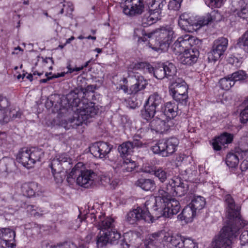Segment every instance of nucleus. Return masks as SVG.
<instances>
[{
  "label": "nucleus",
  "instance_id": "f257e3e1",
  "mask_svg": "<svg viewBox=\"0 0 248 248\" xmlns=\"http://www.w3.org/2000/svg\"><path fill=\"white\" fill-rule=\"evenodd\" d=\"M224 201L228 219L227 225L222 228L215 240L213 248H232L233 238L237 235L239 230L247 224L240 215V207L235 204L232 196L226 195Z\"/></svg>",
  "mask_w": 248,
  "mask_h": 248
},
{
  "label": "nucleus",
  "instance_id": "f03ea898",
  "mask_svg": "<svg viewBox=\"0 0 248 248\" xmlns=\"http://www.w3.org/2000/svg\"><path fill=\"white\" fill-rule=\"evenodd\" d=\"M94 90V85H89L85 88H77L66 95V99L68 106L79 108H77L78 112L73 117L71 123L80 125L83 123H87L90 118L96 114L97 110L92 106L93 103H89L88 100L83 98L86 92H93Z\"/></svg>",
  "mask_w": 248,
  "mask_h": 248
},
{
  "label": "nucleus",
  "instance_id": "7ed1b4c3",
  "mask_svg": "<svg viewBox=\"0 0 248 248\" xmlns=\"http://www.w3.org/2000/svg\"><path fill=\"white\" fill-rule=\"evenodd\" d=\"M173 189L172 184L170 183L161 186L158 191V196L147 201L142 208L139 207L130 211L127 214L126 220L131 224L140 220L149 223H153L155 219L150 213L149 209L155 206L162 208L164 202L170 199L171 196H174Z\"/></svg>",
  "mask_w": 248,
  "mask_h": 248
},
{
  "label": "nucleus",
  "instance_id": "20e7f679",
  "mask_svg": "<svg viewBox=\"0 0 248 248\" xmlns=\"http://www.w3.org/2000/svg\"><path fill=\"white\" fill-rule=\"evenodd\" d=\"M151 243L154 241L161 248L160 240L165 243L168 248H199L198 243L190 237H185L171 232L161 231L152 234Z\"/></svg>",
  "mask_w": 248,
  "mask_h": 248
},
{
  "label": "nucleus",
  "instance_id": "39448f33",
  "mask_svg": "<svg viewBox=\"0 0 248 248\" xmlns=\"http://www.w3.org/2000/svg\"><path fill=\"white\" fill-rule=\"evenodd\" d=\"M221 19V16L218 10L212 11L198 21H196L190 13L185 12L179 16L178 25L183 30L187 32H193L203 26L214 21H219Z\"/></svg>",
  "mask_w": 248,
  "mask_h": 248
},
{
  "label": "nucleus",
  "instance_id": "423d86ee",
  "mask_svg": "<svg viewBox=\"0 0 248 248\" xmlns=\"http://www.w3.org/2000/svg\"><path fill=\"white\" fill-rule=\"evenodd\" d=\"M131 235L130 233H125L122 236L116 229L108 230L103 232H100L96 237V247L97 248H102L108 244H110L119 245L120 248H129L131 244L128 240Z\"/></svg>",
  "mask_w": 248,
  "mask_h": 248
},
{
  "label": "nucleus",
  "instance_id": "0eeeda50",
  "mask_svg": "<svg viewBox=\"0 0 248 248\" xmlns=\"http://www.w3.org/2000/svg\"><path fill=\"white\" fill-rule=\"evenodd\" d=\"M44 152L36 147L30 149L23 148L21 149L16 156V159L23 166L30 168L37 162H40L44 157Z\"/></svg>",
  "mask_w": 248,
  "mask_h": 248
},
{
  "label": "nucleus",
  "instance_id": "6e6552de",
  "mask_svg": "<svg viewBox=\"0 0 248 248\" xmlns=\"http://www.w3.org/2000/svg\"><path fill=\"white\" fill-rule=\"evenodd\" d=\"M146 65V63L142 62H133L129 65L127 70L128 77L136 80L135 83L131 86V93L136 94L146 88L148 84L147 80L137 71L144 69Z\"/></svg>",
  "mask_w": 248,
  "mask_h": 248
},
{
  "label": "nucleus",
  "instance_id": "1a4fd4ad",
  "mask_svg": "<svg viewBox=\"0 0 248 248\" xmlns=\"http://www.w3.org/2000/svg\"><path fill=\"white\" fill-rule=\"evenodd\" d=\"M178 143V140L175 138L162 139L153 146L151 147V150L154 154H159L163 157H167L175 152Z\"/></svg>",
  "mask_w": 248,
  "mask_h": 248
},
{
  "label": "nucleus",
  "instance_id": "9d476101",
  "mask_svg": "<svg viewBox=\"0 0 248 248\" xmlns=\"http://www.w3.org/2000/svg\"><path fill=\"white\" fill-rule=\"evenodd\" d=\"M10 102L9 99L3 95L0 94V124L8 123L11 118H20L22 113L20 111L10 110L9 107Z\"/></svg>",
  "mask_w": 248,
  "mask_h": 248
},
{
  "label": "nucleus",
  "instance_id": "9b49d317",
  "mask_svg": "<svg viewBox=\"0 0 248 248\" xmlns=\"http://www.w3.org/2000/svg\"><path fill=\"white\" fill-rule=\"evenodd\" d=\"M154 211L158 212L156 215L157 217L161 216L171 218L174 215L177 214L180 211V205L179 202L174 199H170L164 202L162 208H158V207H153L151 208Z\"/></svg>",
  "mask_w": 248,
  "mask_h": 248
},
{
  "label": "nucleus",
  "instance_id": "f8f14e48",
  "mask_svg": "<svg viewBox=\"0 0 248 248\" xmlns=\"http://www.w3.org/2000/svg\"><path fill=\"white\" fill-rule=\"evenodd\" d=\"M122 7L123 13L130 17L141 15L145 8L143 0H124Z\"/></svg>",
  "mask_w": 248,
  "mask_h": 248
},
{
  "label": "nucleus",
  "instance_id": "ddd939ff",
  "mask_svg": "<svg viewBox=\"0 0 248 248\" xmlns=\"http://www.w3.org/2000/svg\"><path fill=\"white\" fill-rule=\"evenodd\" d=\"M228 45V41L226 38L219 37L216 39L212 50L208 54L209 61L215 62L218 60L226 50Z\"/></svg>",
  "mask_w": 248,
  "mask_h": 248
},
{
  "label": "nucleus",
  "instance_id": "4468645a",
  "mask_svg": "<svg viewBox=\"0 0 248 248\" xmlns=\"http://www.w3.org/2000/svg\"><path fill=\"white\" fill-rule=\"evenodd\" d=\"M174 37V31L172 27L166 26L162 27L156 32L155 38L158 42L160 46H165L168 47L173 38Z\"/></svg>",
  "mask_w": 248,
  "mask_h": 248
},
{
  "label": "nucleus",
  "instance_id": "2eb2a0df",
  "mask_svg": "<svg viewBox=\"0 0 248 248\" xmlns=\"http://www.w3.org/2000/svg\"><path fill=\"white\" fill-rule=\"evenodd\" d=\"M194 41V37L189 35L180 37L171 46V49L176 55H180L185 50L192 47V44Z\"/></svg>",
  "mask_w": 248,
  "mask_h": 248
},
{
  "label": "nucleus",
  "instance_id": "dca6fc26",
  "mask_svg": "<svg viewBox=\"0 0 248 248\" xmlns=\"http://www.w3.org/2000/svg\"><path fill=\"white\" fill-rule=\"evenodd\" d=\"M199 56V50L192 46L185 50L180 54L178 59L180 62L183 64L191 65L196 63Z\"/></svg>",
  "mask_w": 248,
  "mask_h": 248
},
{
  "label": "nucleus",
  "instance_id": "f3484780",
  "mask_svg": "<svg viewBox=\"0 0 248 248\" xmlns=\"http://www.w3.org/2000/svg\"><path fill=\"white\" fill-rule=\"evenodd\" d=\"M111 147L108 143L98 142L93 144L89 148L90 153L95 157L103 158L110 152Z\"/></svg>",
  "mask_w": 248,
  "mask_h": 248
},
{
  "label": "nucleus",
  "instance_id": "a211bd4d",
  "mask_svg": "<svg viewBox=\"0 0 248 248\" xmlns=\"http://www.w3.org/2000/svg\"><path fill=\"white\" fill-rule=\"evenodd\" d=\"M96 174L93 170H83L81 168V172H79L77 178V184L85 188H88L93 183V181Z\"/></svg>",
  "mask_w": 248,
  "mask_h": 248
},
{
  "label": "nucleus",
  "instance_id": "6ab92c4d",
  "mask_svg": "<svg viewBox=\"0 0 248 248\" xmlns=\"http://www.w3.org/2000/svg\"><path fill=\"white\" fill-rule=\"evenodd\" d=\"M70 161L71 159L68 156L63 154L56 155L51 159L49 166L51 169V172H61L67 163L70 164Z\"/></svg>",
  "mask_w": 248,
  "mask_h": 248
},
{
  "label": "nucleus",
  "instance_id": "aec40b11",
  "mask_svg": "<svg viewBox=\"0 0 248 248\" xmlns=\"http://www.w3.org/2000/svg\"><path fill=\"white\" fill-rule=\"evenodd\" d=\"M16 232L10 228H0V238L1 244L6 248H13L16 246L15 238Z\"/></svg>",
  "mask_w": 248,
  "mask_h": 248
},
{
  "label": "nucleus",
  "instance_id": "412c9836",
  "mask_svg": "<svg viewBox=\"0 0 248 248\" xmlns=\"http://www.w3.org/2000/svg\"><path fill=\"white\" fill-rule=\"evenodd\" d=\"M160 117L159 118L158 116L155 117L152 121H150V123L149 124V128L151 131H155L156 132L162 133L164 131L168 130L170 125L169 124L167 120L162 117L160 115Z\"/></svg>",
  "mask_w": 248,
  "mask_h": 248
},
{
  "label": "nucleus",
  "instance_id": "4be33fe9",
  "mask_svg": "<svg viewBox=\"0 0 248 248\" xmlns=\"http://www.w3.org/2000/svg\"><path fill=\"white\" fill-rule=\"evenodd\" d=\"M178 106L175 102H168L161 108L162 117H164L168 122L178 115Z\"/></svg>",
  "mask_w": 248,
  "mask_h": 248
},
{
  "label": "nucleus",
  "instance_id": "5701e85b",
  "mask_svg": "<svg viewBox=\"0 0 248 248\" xmlns=\"http://www.w3.org/2000/svg\"><path fill=\"white\" fill-rule=\"evenodd\" d=\"M95 219H96V226L102 232L115 229V221L111 217L102 215L99 216L97 219L95 217Z\"/></svg>",
  "mask_w": 248,
  "mask_h": 248
},
{
  "label": "nucleus",
  "instance_id": "b1692460",
  "mask_svg": "<svg viewBox=\"0 0 248 248\" xmlns=\"http://www.w3.org/2000/svg\"><path fill=\"white\" fill-rule=\"evenodd\" d=\"M232 140L233 135L232 134L224 132L220 136L213 140L212 143L213 148L216 151H220L222 146L231 143Z\"/></svg>",
  "mask_w": 248,
  "mask_h": 248
},
{
  "label": "nucleus",
  "instance_id": "393cba45",
  "mask_svg": "<svg viewBox=\"0 0 248 248\" xmlns=\"http://www.w3.org/2000/svg\"><path fill=\"white\" fill-rule=\"evenodd\" d=\"M170 94L187 93L188 87L186 83L182 79L177 78L172 81L169 87Z\"/></svg>",
  "mask_w": 248,
  "mask_h": 248
},
{
  "label": "nucleus",
  "instance_id": "a878e982",
  "mask_svg": "<svg viewBox=\"0 0 248 248\" xmlns=\"http://www.w3.org/2000/svg\"><path fill=\"white\" fill-rule=\"evenodd\" d=\"M21 190L23 194L28 197H31L36 195H39L41 192L40 186L35 182L22 184Z\"/></svg>",
  "mask_w": 248,
  "mask_h": 248
},
{
  "label": "nucleus",
  "instance_id": "bb28decb",
  "mask_svg": "<svg viewBox=\"0 0 248 248\" xmlns=\"http://www.w3.org/2000/svg\"><path fill=\"white\" fill-rule=\"evenodd\" d=\"M15 167V163L12 158L3 157L0 160V174L2 177H6L8 173L12 172Z\"/></svg>",
  "mask_w": 248,
  "mask_h": 248
},
{
  "label": "nucleus",
  "instance_id": "cd10ccee",
  "mask_svg": "<svg viewBox=\"0 0 248 248\" xmlns=\"http://www.w3.org/2000/svg\"><path fill=\"white\" fill-rule=\"evenodd\" d=\"M174 196L181 197L185 195L188 190V185L186 183L182 182L180 178L176 177L172 179Z\"/></svg>",
  "mask_w": 248,
  "mask_h": 248
},
{
  "label": "nucleus",
  "instance_id": "c85d7f7f",
  "mask_svg": "<svg viewBox=\"0 0 248 248\" xmlns=\"http://www.w3.org/2000/svg\"><path fill=\"white\" fill-rule=\"evenodd\" d=\"M166 4L165 0H154L148 6V13H153L160 18L163 8Z\"/></svg>",
  "mask_w": 248,
  "mask_h": 248
},
{
  "label": "nucleus",
  "instance_id": "c756f323",
  "mask_svg": "<svg viewBox=\"0 0 248 248\" xmlns=\"http://www.w3.org/2000/svg\"><path fill=\"white\" fill-rule=\"evenodd\" d=\"M136 185L145 191H153L156 187L154 180L144 178L139 179L136 182Z\"/></svg>",
  "mask_w": 248,
  "mask_h": 248
},
{
  "label": "nucleus",
  "instance_id": "7c9ffc66",
  "mask_svg": "<svg viewBox=\"0 0 248 248\" xmlns=\"http://www.w3.org/2000/svg\"><path fill=\"white\" fill-rule=\"evenodd\" d=\"M197 211L190 205L188 204L183 210L182 213L178 216V218L186 222H190L196 215Z\"/></svg>",
  "mask_w": 248,
  "mask_h": 248
},
{
  "label": "nucleus",
  "instance_id": "2f4dec72",
  "mask_svg": "<svg viewBox=\"0 0 248 248\" xmlns=\"http://www.w3.org/2000/svg\"><path fill=\"white\" fill-rule=\"evenodd\" d=\"M163 100L157 93H154L150 95L146 102L147 105L153 107L156 110L159 106H161Z\"/></svg>",
  "mask_w": 248,
  "mask_h": 248
},
{
  "label": "nucleus",
  "instance_id": "473e14b6",
  "mask_svg": "<svg viewBox=\"0 0 248 248\" xmlns=\"http://www.w3.org/2000/svg\"><path fill=\"white\" fill-rule=\"evenodd\" d=\"M137 167L135 161L130 159L126 158L124 160L123 163L118 166V171L120 172H131L133 171Z\"/></svg>",
  "mask_w": 248,
  "mask_h": 248
},
{
  "label": "nucleus",
  "instance_id": "72a5a7b5",
  "mask_svg": "<svg viewBox=\"0 0 248 248\" xmlns=\"http://www.w3.org/2000/svg\"><path fill=\"white\" fill-rule=\"evenodd\" d=\"M156 110L153 107L147 105H144V109L141 110V118L147 122H150L154 118Z\"/></svg>",
  "mask_w": 248,
  "mask_h": 248
},
{
  "label": "nucleus",
  "instance_id": "f704fd0d",
  "mask_svg": "<svg viewBox=\"0 0 248 248\" xmlns=\"http://www.w3.org/2000/svg\"><path fill=\"white\" fill-rule=\"evenodd\" d=\"M206 204L205 199L201 196H195L189 204L197 212L202 209Z\"/></svg>",
  "mask_w": 248,
  "mask_h": 248
},
{
  "label": "nucleus",
  "instance_id": "c9c22d12",
  "mask_svg": "<svg viewBox=\"0 0 248 248\" xmlns=\"http://www.w3.org/2000/svg\"><path fill=\"white\" fill-rule=\"evenodd\" d=\"M236 46L248 54V30L238 39Z\"/></svg>",
  "mask_w": 248,
  "mask_h": 248
},
{
  "label": "nucleus",
  "instance_id": "e433bc0d",
  "mask_svg": "<svg viewBox=\"0 0 248 248\" xmlns=\"http://www.w3.org/2000/svg\"><path fill=\"white\" fill-rule=\"evenodd\" d=\"M83 168V164L82 162H78L72 169L71 172L67 175L66 180L68 183L71 184L73 182L75 178L81 172V168Z\"/></svg>",
  "mask_w": 248,
  "mask_h": 248
},
{
  "label": "nucleus",
  "instance_id": "4c0bfd02",
  "mask_svg": "<svg viewBox=\"0 0 248 248\" xmlns=\"http://www.w3.org/2000/svg\"><path fill=\"white\" fill-rule=\"evenodd\" d=\"M154 72V76L158 79H162L166 78V73L165 72L163 63H158L155 67H151Z\"/></svg>",
  "mask_w": 248,
  "mask_h": 248
},
{
  "label": "nucleus",
  "instance_id": "58836bf2",
  "mask_svg": "<svg viewBox=\"0 0 248 248\" xmlns=\"http://www.w3.org/2000/svg\"><path fill=\"white\" fill-rule=\"evenodd\" d=\"M133 150L132 145L129 141L124 142L118 147V151L122 157L130 155L133 152Z\"/></svg>",
  "mask_w": 248,
  "mask_h": 248
},
{
  "label": "nucleus",
  "instance_id": "ea45409f",
  "mask_svg": "<svg viewBox=\"0 0 248 248\" xmlns=\"http://www.w3.org/2000/svg\"><path fill=\"white\" fill-rule=\"evenodd\" d=\"M154 174L162 183L164 182L170 175V171L162 168H159L155 170Z\"/></svg>",
  "mask_w": 248,
  "mask_h": 248
},
{
  "label": "nucleus",
  "instance_id": "a19ab883",
  "mask_svg": "<svg viewBox=\"0 0 248 248\" xmlns=\"http://www.w3.org/2000/svg\"><path fill=\"white\" fill-rule=\"evenodd\" d=\"M226 163L230 168H235L239 163L238 156L234 153L228 154L226 158Z\"/></svg>",
  "mask_w": 248,
  "mask_h": 248
},
{
  "label": "nucleus",
  "instance_id": "79ce46f5",
  "mask_svg": "<svg viewBox=\"0 0 248 248\" xmlns=\"http://www.w3.org/2000/svg\"><path fill=\"white\" fill-rule=\"evenodd\" d=\"M230 75H228L220 79L219 83L222 89L228 90L234 85V81L231 79L232 78H230Z\"/></svg>",
  "mask_w": 248,
  "mask_h": 248
},
{
  "label": "nucleus",
  "instance_id": "37998d69",
  "mask_svg": "<svg viewBox=\"0 0 248 248\" xmlns=\"http://www.w3.org/2000/svg\"><path fill=\"white\" fill-rule=\"evenodd\" d=\"M149 16L145 15L142 18V22L144 26H150L155 23L160 18L153 13H149Z\"/></svg>",
  "mask_w": 248,
  "mask_h": 248
},
{
  "label": "nucleus",
  "instance_id": "c03bdc74",
  "mask_svg": "<svg viewBox=\"0 0 248 248\" xmlns=\"http://www.w3.org/2000/svg\"><path fill=\"white\" fill-rule=\"evenodd\" d=\"M165 72L166 73V78H169L173 77L176 73V68L172 63H163Z\"/></svg>",
  "mask_w": 248,
  "mask_h": 248
},
{
  "label": "nucleus",
  "instance_id": "a18cd8bd",
  "mask_svg": "<svg viewBox=\"0 0 248 248\" xmlns=\"http://www.w3.org/2000/svg\"><path fill=\"white\" fill-rule=\"evenodd\" d=\"M174 100L176 102L181 104L183 105H186L187 102L188 94L187 93H183L170 94Z\"/></svg>",
  "mask_w": 248,
  "mask_h": 248
},
{
  "label": "nucleus",
  "instance_id": "49530a36",
  "mask_svg": "<svg viewBox=\"0 0 248 248\" xmlns=\"http://www.w3.org/2000/svg\"><path fill=\"white\" fill-rule=\"evenodd\" d=\"M230 78H232L231 79L234 81V84L237 81L246 79L247 77L246 74L243 70L236 71L232 74H230Z\"/></svg>",
  "mask_w": 248,
  "mask_h": 248
},
{
  "label": "nucleus",
  "instance_id": "de8ad7c7",
  "mask_svg": "<svg viewBox=\"0 0 248 248\" xmlns=\"http://www.w3.org/2000/svg\"><path fill=\"white\" fill-rule=\"evenodd\" d=\"M234 13L237 15L238 17L248 20V8L236 7L234 10Z\"/></svg>",
  "mask_w": 248,
  "mask_h": 248
},
{
  "label": "nucleus",
  "instance_id": "09e8293b",
  "mask_svg": "<svg viewBox=\"0 0 248 248\" xmlns=\"http://www.w3.org/2000/svg\"><path fill=\"white\" fill-rule=\"evenodd\" d=\"M134 35L137 36L139 38V41L140 40L142 42H144L146 40V37L147 36L148 38L151 37V34H147L145 31L143 30L142 28L140 27L139 28L135 29L134 30Z\"/></svg>",
  "mask_w": 248,
  "mask_h": 248
},
{
  "label": "nucleus",
  "instance_id": "8fccbe9b",
  "mask_svg": "<svg viewBox=\"0 0 248 248\" xmlns=\"http://www.w3.org/2000/svg\"><path fill=\"white\" fill-rule=\"evenodd\" d=\"M50 248H78L73 243L70 242H64L57 243L56 245H52Z\"/></svg>",
  "mask_w": 248,
  "mask_h": 248
},
{
  "label": "nucleus",
  "instance_id": "3c124183",
  "mask_svg": "<svg viewBox=\"0 0 248 248\" xmlns=\"http://www.w3.org/2000/svg\"><path fill=\"white\" fill-rule=\"evenodd\" d=\"M152 236V234L149 236V238L143 244H141L138 248H158L157 244L155 241L151 243L150 239Z\"/></svg>",
  "mask_w": 248,
  "mask_h": 248
},
{
  "label": "nucleus",
  "instance_id": "603ef678",
  "mask_svg": "<svg viewBox=\"0 0 248 248\" xmlns=\"http://www.w3.org/2000/svg\"><path fill=\"white\" fill-rule=\"evenodd\" d=\"M183 0H172L168 4V8L172 10H178L181 7Z\"/></svg>",
  "mask_w": 248,
  "mask_h": 248
},
{
  "label": "nucleus",
  "instance_id": "864d4df0",
  "mask_svg": "<svg viewBox=\"0 0 248 248\" xmlns=\"http://www.w3.org/2000/svg\"><path fill=\"white\" fill-rule=\"evenodd\" d=\"M224 1L225 0H209L206 2V4L212 8H219L223 5Z\"/></svg>",
  "mask_w": 248,
  "mask_h": 248
},
{
  "label": "nucleus",
  "instance_id": "5fc2aeb1",
  "mask_svg": "<svg viewBox=\"0 0 248 248\" xmlns=\"http://www.w3.org/2000/svg\"><path fill=\"white\" fill-rule=\"evenodd\" d=\"M52 174L54 176V178L57 183L62 182L65 176V173L63 171V170H62V171L52 172Z\"/></svg>",
  "mask_w": 248,
  "mask_h": 248
},
{
  "label": "nucleus",
  "instance_id": "6e6d98bb",
  "mask_svg": "<svg viewBox=\"0 0 248 248\" xmlns=\"http://www.w3.org/2000/svg\"><path fill=\"white\" fill-rule=\"evenodd\" d=\"M240 121L243 124H245L248 121V107L247 106L240 112Z\"/></svg>",
  "mask_w": 248,
  "mask_h": 248
},
{
  "label": "nucleus",
  "instance_id": "4d7b16f0",
  "mask_svg": "<svg viewBox=\"0 0 248 248\" xmlns=\"http://www.w3.org/2000/svg\"><path fill=\"white\" fill-rule=\"evenodd\" d=\"M23 207L27 209V212L30 213L31 215L34 216H39L40 215L39 213L36 212V209H35V206L34 205L26 204L25 203Z\"/></svg>",
  "mask_w": 248,
  "mask_h": 248
},
{
  "label": "nucleus",
  "instance_id": "13d9d810",
  "mask_svg": "<svg viewBox=\"0 0 248 248\" xmlns=\"http://www.w3.org/2000/svg\"><path fill=\"white\" fill-rule=\"evenodd\" d=\"M62 6L64 7L66 12V15L72 14V12L74 11V6L72 3L69 1H65L62 4Z\"/></svg>",
  "mask_w": 248,
  "mask_h": 248
},
{
  "label": "nucleus",
  "instance_id": "bf43d9fd",
  "mask_svg": "<svg viewBox=\"0 0 248 248\" xmlns=\"http://www.w3.org/2000/svg\"><path fill=\"white\" fill-rule=\"evenodd\" d=\"M130 142L132 145L133 149L134 147H141L143 145L142 142L140 140V137L139 136H134L133 141Z\"/></svg>",
  "mask_w": 248,
  "mask_h": 248
},
{
  "label": "nucleus",
  "instance_id": "052dcab7",
  "mask_svg": "<svg viewBox=\"0 0 248 248\" xmlns=\"http://www.w3.org/2000/svg\"><path fill=\"white\" fill-rule=\"evenodd\" d=\"M240 244L248 243V230H243L240 236Z\"/></svg>",
  "mask_w": 248,
  "mask_h": 248
},
{
  "label": "nucleus",
  "instance_id": "680f3d73",
  "mask_svg": "<svg viewBox=\"0 0 248 248\" xmlns=\"http://www.w3.org/2000/svg\"><path fill=\"white\" fill-rule=\"evenodd\" d=\"M66 68L68 69V71L66 72V74H70L74 72H78L82 70V67H73L71 64L70 61L67 62Z\"/></svg>",
  "mask_w": 248,
  "mask_h": 248
},
{
  "label": "nucleus",
  "instance_id": "e2e57ef3",
  "mask_svg": "<svg viewBox=\"0 0 248 248\" xmlns=\"http://www.w3.org/2000/svg\"><path fill=\"white\" fill-rule=\"evenodd\" d=\"M180 174L183 176L184 179H187L190 177V175L192 174V172H191V170L189 169L185 170L182 169L180 170Z\"/></svg>",
  "mask_w": 248,
  "mask_h": 248
},
{
  "label": "nucleus",
  "instance_id": "0e129e2a",
  "mask_svg": "<svg viewBox=\"0 0 248 248\" xmlns=\"http://www.w3.org/2000/svg\"><path fill=\"white\" fill-rule=\"evenodd\" d=\"M111 181V179L109 176H105L102 177L101 179V182L102 184L104 185H110V182Z\"/></svg>",
  "mask_w": 248,
  "mask_h": 248
},
{
  "label": "nucleus",
  "instance_id": "69168bd1",
  "mask_svg": "<svg viewBox=\"0 0 248 248\" xmlns=\"http://www.w3.org/2000/svg\"><path fill=\"white\" fill-rule=\"evenodd\" d=\"M240 169L242 171H246L248 169V160H244L240 165Z\"/></svg>",
  "mask_w": 248,
  "mask_h": 248
},
{
  "label": "nucleus",
  "instance_id": "338daca9",
  "mask_svg": "<svg viewBox=\"0 0 248 248\" xmlns=\"http://www.w3.org/2000/svg\"><path fill=\"white\" fill-rule=\"evenodd\" d=\"M49 75H51V73H46V76L47 77L46 78L42 79L40 80V83H46L47 81L50 80V79H53L52 76L48 77Z\"/></svg>",
  "mask_w": 248,
  "mask_h": 248
},
{
  "label": "nucleus",
  "instance_id": "774afa93",
  "mask_svg": "<svg viewBox=\"0 0 248 248\" xmlns=\"http://www.w3.org/2000/svg\"><path fill=\"white\" fill-rule=\"evenodd\" d=\"M93 235L91 233L88 234L85 238V241L86 243H89L93 238Z\"/></svg>",
  "mask_w": 248,
  "mask_h": 248
}]
</instances>
